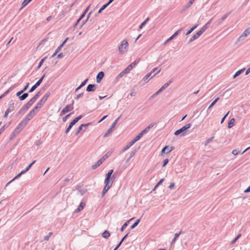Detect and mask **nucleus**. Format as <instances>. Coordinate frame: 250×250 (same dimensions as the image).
Returning <instances> with one entry per match:
<instances>
[{
	"label": "nucleus",
	"mask_w": 250,
	"mask_h": 250,
	"mask_svg": "<svg viewBox=\"0 0 250 250\" xmlns=\"http://www.w3.org/2000/svg\"><path fill=\"white\" fill-rule=\"evenodd\" d=\"M27 123L22 120L21 122L18 125L17 127L15 129L13 133L14 135L15 136L18 134L27 125Z\"/></svg>",
	"instance_id": "obj_4"
},
{
	"label": "nucleus",
	"mask_w": 250,
	"mask_h": 250,
	"mask_svg": "<svg viewBox=\"0 0 250 250\" xmlns=\"http://www.w3.org/2000/svg\"><path fill=\"white\" fill-rule=\"evenodd\" d=\"M71 128H72V127H71L70 125H69L68 127H67V128L66 129V130H65V133H67L69 131L70 129Z\"/></svg>",
	"instance_id": "obj_59"
},
{
	"label": "nucleus",
	"mask_w": 250,
	"mask_h": 250,
	"mask_svg": "<svg viewBox=\"0 0 250 250\" xmlns=\"http://www.w3.org/2000/svg\"><path fill=\"white\" fill-rule=\"evenodd\" d=\"M96 89V86L94 84H89L86 88V90L88 92L93 91Z\"/></svg>",
	"instance_id": "obj_15"
},
{
	"label": "nucleus",
	"mask_w": 250,
	"mask_h": 250,
	"mask_svg": "<svg viewBox=\"0 0 250 250\" xmlns=\"http://www.w3.org/2000/svg\"><path fill=\"white\" fill-rule=\"evenodd\" d=\"M232 153L234 155H236L238 153V150L237 149H234L232 150Z\"/></svg>",
	"instance_id": "obj_52"
},
{
	"label": "nucleus",
	"mask_w": 250,
	"mask_h": 250,
	"mask_svg": "<svg viewBox=\"0 0 250 250\" xmlns=\"http://www.w3.org/2000/svg\"><path fill=\"white\" fill-rule=\"evenodd\" d=\"M44 77L45 75H44L33 86H32L29 92H32L34 91L36 88L41 84Z\"/></svg>",
	"instance_id": "obj_5"
},
{
	"label": "nucleus",
	"mask_w": 250,
	"mask_h": 250,
	"mask_svg": "<svg viewBox=\"0 0 250 250\" xmlns=\"http://www.w3.org/2000/svg\"><path fill=\"white\" fill-rule=\"evenodd\" d=\"M171 83V81H169L168 82L166 83L161 88H160L155 93V95H157L160 92H161L164 89L166 88Z\"/></svg>",
	"instance_id": "obj_11"
},
{
	"label": "nucleus",
	"mask_w": 250,
	"mask_h": 250,
	"mask_svg": "<svg viewBox=\"0 0 250 250\" xmlns=\"http://www.w3.org/2000/svg\"><path fill=\"white\" fill-rule=\"evenodd\" d=\"M90 124V123H87L86 124H82L79 127V129H78V132H80L81 130H83V127H85V126H88V125H89Z\"/></svg>",
	"instance_id": "obj_27"
},
{
	"label": "nucleus",
	"mask_w": 250,
	"mask_h": 250,
	"mask_svg": "<svg viewBox=\"0 0 250 250\" xmlns=\"http://www.w3.org/2000/svg\"><path fill=\"white\" fill-rule=\"evenodd\" d=\"M244 70H245V69H241V70H240L237 71L235 73V74H234V75L233 76V78H235L236 77H237L238 76H239Z\"/></svg>",
	"instance_id": "obj_32"
},
{
	"label": "nucleus",
	"mask_w": 250,
	"mask_h": 250,
	"mask_svg": "<svg viewBox=\"0 0 250 250\" xmlns=\"http://www.w3.org/2000/svg\"><path fill=\"white\" fill-rule=\"evenodd\" d=\"M46 59V57H44V58H43L41 60V61H40L39 64V65L38 66V69L40 68L41 66L42 65L43 62H44V60Z\"/></svg>",
	"instance_id": "obj_40"
},
{
	"label": "nucleus",
	"mask_w": 250,
	"mask_h": 250,
	"mask_svg": "<svg viewBox=\"0 0 250 250\" xmlns=\"http://www.w3.org/2000/svg\"><path fill=\"white\" fill-rule=\"evenodd\" d=\"M201 35V32H199V31L195 34L192 38L189 40V42H191L195 40L197 38H198L200 35Z\"/></svg>",
	"instance_id": "obj_17"
},
{
	"label": "nucleus",
	"mask_w": 250,
	"mask_h": 250,
	"mask_svg": "<svg viewBox=\"0 0 250 250\" xmlns=\"http://www.w3.org/2000/svg\"><path fill=\"white\" fill-rule=\"evenodd\" d=\"M61 49V48L59 46L58 48L56 50L54 53L52 55L51 57L53 58L54 57H55L57 55V54L60 51Z\"/></svg>",
	"instance_id": "obj_39"
},
{
	"label": "nucleus",
	"mask_w": 250,
	"mask_h": 250,
	"mask_svg": "<svg viewBox=\"0 0 250 250\" xmlns=\"http://www.w3.org/2000/svg\"><path fill=\"white\" fill-rule=\"evenodd\" d=\"M32 118V117L28 113L25 117V118L23 119L24 121H25L27 123Z\"/></svg>",
	"instance_id": "obj_23"
},
{
	"label": "nucleus",
	"mask_w": 250,
	"mask_h": 250,
	"mask_svg": "<svg viewBox=\"0 0 250 250\" xmlns=\"http://www.w3.org/2000/svg\"><path fill=\"white\" fill-rule=\"evenodd\" d=\"M104 73L102 71L99 72L97 76V78H96V81L97 83H100L101 81V80L103 79V78L104 77Z\"/></svg>",
	"instance_id": "obj_12"
},
{
	"label": "nucleus",
	"mask_w": 250,
	"mask_h": 250,
	"mask_svg": "<svg viewBox=\"0 0 250 250\" xmlns=\"http://www.w3.org/2000/svg\"><path fill=\"white\" fill-rule=\"evenodd\" d=\"M174 147L171 146L169 147L168 146H165L161 151V155H163L164 153H168L170 152L173 149Z\"/></svg>",
	"instance_id": "obj_8"
},
{
	"label": "nucleus",
	"mask_w": 250,
	"mask_h": 250,
	"mask_svg": "<svg viewBox=\"0 0 250 250\" xmlns=\"http://www.w3.org/2000/svg\"><path fill=\"white\" fill-rule=\"evenodd\" d=\"M111 174L109 173H107L106 175H105V178H107V179H110L111 178Z\"/></svg>",
	"instance_id": "obj_56"
},
{
	"label": "nucleus",
	"mask_w": 250,
	"mask_h": 250,
	"mask_svg": "<svg viewBox=\"0 0 250 250\" xmlns=\"http://www.w3.org/2000/svg\"><path fill=\"white\" fill-rule=\"evenodd\" d=\"M52 232H49L48 235L45 236L44 240L48 241L49 239L50 236L52 235Z\"/></svg>",
	"instance_id": "obj_41"
},
{
	"label": "nucleus",
	"mask_w": 250,
	"mask_h": 250,
	"mask_svg": "<svg viewBox=\"0 0 250 250\" xmlns=\"http://www.w3.org/2000/svg\"><path fill=\"white\" fill-rule=\"evenodd\" d=\"M139 62V60H135L133 62L131 63L129 65V66H131V68H133Z\"/></svg>",
	"instance_id": "obj_35"
},
{
	"label": "nucleus",
	"mask_w": 250,
	"mask_h": 250,
	"mask_svg": "<svg viewBox=\"0 0 250 250\" xmlns=\"http://www.w3.org/2000/svg\"><path fill=\"white\" fill-rule=\"evenodd\" d=\"M50 95V94L49 92L46 93L42 98V99L39 102V103L37 104L35 107H36L37 109V110H40L42 107L43 106V105L45 104L46 101L47 100Z\"/></svg>",
	"instance_id": "obj_2"
},
{
	"label": "nucleus",
	"mask_w": 250,
	"mask_h": 250,
	"mask_svg": "<svg viewBox=\"0 0 250 250\" xmlns=\"http://www.w3.org/2000/svg\"><path fill=\"white\" fill-rule=\"evenodd\" d=\"M87 81H88V79H86L85 80L83 81L82 83L81 84L80 87H83V86H84L85 85V84L86 83V82H87Z\"/></svg>",
	"instance_id": "obj_51"
},
{
	"label": "nucleus",
	"mask_w": 250,
	"mask_h": 250,
	"mask_svg": "<svg viewBox=\"0 0 250 250\" xmlns=\"http://www.w3.org/2000/svg\"><path fill=\"white\" fill-rule=\"evenodd\" d=\"M41 95V92H38L27 104L30 106L32 105L37 100Z\"/></svg>",
	"instance_id": "obj_7"
},
{
	"label": "nucleus",
	"mask_w": 250,
	"mask_h": 250,
	"mask_svg": "<svg viewBox=\"0 0 250 250\" xmlns=\"http://www.w3.org/2000/svg\"><path fill=\"white\" fill-rule=\"evenodd\" d=\"M235 119L234 118H232L229 122V123H228V127L229 128H231L234 125V123H235Z\"/></svg>",
	"instance_id": "obj_19"
},
{
	"label": "nucleus",
	"mask_w": 250,
	"mask_h": 250,
	"mask_svg": "<svg viewBox=\"0 0 250 250\" xmlns=\"http://www.w3.org/2000/svg\"><path fill=\"white\" fill-rule=\"evenodd\" d=\"M168 159H165L163 161V167H165V166L168 163Z\"/></svg>",
	"instance_id": "obj_44"
},
{
	"label": "nucleus",
	"mask_w": 250,
	"mask_h": 250,
	"mask_svg": "<svg viewBox=\"0 0 250 250\" xmlns=\"http://www.w3.org/2000/svg\"><path fill=\"white\" fill-rule=\"evenodd\" d=\"M68 39V38H67L62 43V44L61 45L59 46L60 47H61V48H62V47L64 45V44L65 43V42H66L67 40Z\"/></svg>",
	"instance_id": "obj_53"
},
{
	"label": "nucleus",
	"mask_w": 250,
	"mask_h": 250,
	"mask_svg": "<svg viewBox=\"0 0 250 250\" xmlns=\"http://www.w3.org/2000/svg\"><path fill=\"white\" fill-rule=\"evenodd\" d=\"M82 118V115H80L79 116L75 118L69 124V125L72 127L75 124H76L79 120H80Z\"/></svg>",
	"instance_id": "obj_13"
},
{
	"label": "nucleus",
	"mask_w": 250,
	"mask_h": 250,
	"mask_svg": "<svg viewBox=\"0 0 250 250\" xmlns=\"http://www.w3.org/2000/svg\"><path fill=\"white\" fill-rule=\"evenodd\" d=\"M39 110L36 107H34L29 113L32 118L39 112Z\"/></svg>",
	"instance_id": "obj_18"
},
{
	"label": "nucleus",
	"mask_w": 250,
	"mask_h": 250,
	"mask_svg": "<svg viewBox=\"0 0 250 250\" xmlns=\"http://www.w3.org/2000/svg\"><path fill=\"white\" fill-rule=\"evenodd\" d=\"M102 236L105 238V239H107L108 238L110 235V234L109 233V232L107 230H105L103 233H102Z\"/></svg>",
	"instance_id": "obj_20"
},
{
	"label": "nucleus",
	"mask_w": 250,
	"mask_h": 250,
	"mask_svg": "<svg viewBox=\"0 0 250 250\" xmlns=\"http://www.w3.org/2000/svg\"><path fill=\"white\" fill-rule=\"evenodd\" d=\"M32 0H24L23 2L22 3V7H24L26 5H27Z\"/></svg>",
	"instance_id": "obj_31"
},
{
	"label": "nucleus",
	"mask_w": 250,
	"mask_h": 250,
	"mask_svg": "<svg viewBox=\"0 0 250 250\" xmlns=\"http://www.w3.org/2000/svg\"><path fill=\"white\" fill-rule=\"evenodd\" d=\"M219 100V98L217 97L209 106L208 108H210L212 107Z\"/></svg>",
	"instance_id": "obj_37"
},
{
	"label": "nucleus",
	"mask_w": 250,
	"mask_h": 250,
	"mask_svg": "<svg viewBox=\"0 0 250 250\" xmlns=\"http://www.w3.org/2000/svg\"><path fill=\"white\" fill-rule=\"evenodd\" d=\"M250 34V27L246 29L242 34V35L239 37V39H244L246 37H247L248 35Z\"/></svg>",
	"instance_id": "obj_10"
},
{
	"label": "nucleus",
	"mask_w": 250,
	"mask_h": 250,
	"mask_svg": "<svg viewBox=\"0 0 250 250\" xmlns=\"http://www.w3.org/2000/svg\"><path fill=\"white\" fill-rule=\"evenodd\" d=\"M11 111L10 110V108H8L4 114V117H7L9 113Z\"/></svg>",
	"instance_id": "obj_43"
},
{
	"label": "nucleus",
	"mask_w": 250,
	"mask_h": 250,
	"mask_svg": "<svg viewBox=\"0 0 250 250\" xmlns=\"http://www.w3.org/2000/svg\"><path fill=\"white\" fill-rule=\"evenodd\" d=\"M148 20V18L146 19L143 22H142L140 25V29H141L146 23V21Z\"/></svg>",
	"instance_id": "obj_42"
},
{
	"label": "nucleus",
	"mask_w": 250,
	"mask_h": 250,
	"mask_svg": "<svg viewBox=\"0 0 250 250\" xmlns=\"http://www.w3.org/2000/svg\"><path fill=\"white\" fill-rule=\"evenodd\" d=\"M108 5V3H106L98 11V13H101L102 11L104 10L106 6Z\"/></svg>",
	"instance_id": "obj_38"
},
{
	"label": "nucleus",
	"mask_w": 250,
	"mask_h": 250,
	"mask_svg": "<svg viewBox=\"0 0 250 250\" xmlns=\"http://www.w3.org/2000/svg\"><path fill=\"white\" fill-rule=\"evenodd\" d=\"M107 157L108 156L107 155V154H105L104 156H103L102 158L100 159V160H102V162H104L107 158Z\"/></svg>",
	"instance_id": "obj_48"
},
{
	"label": "nucleus",
	"mask_w": 250,
	"mask_h": 250,
	"mask_svg": "<svg viewBox=\"0 0 250 250\" xmlns=\"http://www.w3.org/2000/svg\"><path fill=\"white\" fill-rule=\"evenodd\" d=\"M82 118V115H80L79 116L75 118L69 124V125L72 127L75 124H76L79 120H80Z\"/></svg>",
	"instance_id": "obj_14"
},
{
	"label": "nucleus",
	"mask_w": 250,
	"mask_h": 250,
	"mask_svg": "<svg viewBox=\"0 0 250 250\" xmlns=\"http://www.w3.org/2000/svg\"><path fill=\"white\" fill-rule=\"evenodd\" d=\"M111 174L109 173H107L106 175H105V178H107V179H110L111 178Z\"/></svg>",
	"instance_id": "obj_55"
},
{
	"label": "nucleus",
	"mask_w": 250,
	"mask_h": 250,
	"mask_svg": "<svg viewBox=\"0 0 250 250\" xmlns=\"http://www.w3.org/2000/svg\"><path fill=\"white\" fill-rule=\"evenodd\" d=\"M70 116V114H68L67 115H66L65 117H64L62 119V120L63 122H65L66 120H67V118Z\"/></svg>",
	"instance_id": "obj_61"
},
{
	"label": "nucleus",
	"mask_w": 250,
	"mask_h": 250,
	"mask_svg": "<svg viewBox=\"0 0 250 250\" xmlns=\"http://www.w3.org/2000/svg\"><path fill=\"white\" fill-rule=\"evenodd\" d=\"M250 192V186L244 191L245 193H248Z\"/></svg>",
	"instance_id": "obj_64"
},
{
	"label": "nucleus",
	"mask_w": 250,
	"mask_h": 250,
	"mask_svg": "<svg viewBox=\"0 0 250 250\" xmlns=\"http://www.w3.org/2000/svg\"><path fill=\"white\" fill-rule=\"evenodd\" d=\"M73 109V107L71 105H67L64 107L63 109L62 110L61 112V115H62L65 114V113L68 112L69 111L72 110Z\"/></svg>",
	"instance_id": "obj_6"
},
{
	"label": "nucleus",
	"mask_w": 250,
	"mask_h": 250,
	"mask_svg": "<svg viewBox=\"0 0 250 250\" xmlns=\"http://www.w3.org/2000/svg\"><path fill=\"white\" fill-rule=\"evenodd\" d=\"M132 219H133V218H131V219H130L129 220L126 221L123 225V226L121 228V230L122 231H123L124 229L127 227V225H128V223H129V222L130 221V220H132Z\"/></svg>",
	"instance_id": "obj_26"
},
{
	"label": "nucleus",
	"mask_w": 250,
	"mask_h": 250,
	"mask_svg": "<svg viewBox=\"0 0 250 250\" xmlns=\"http://www.w3.org/2000/svg\"><path fill=\"white\" fill-rule=\"evenodd\" d=\"M208 28V23L206 24L205 25H204L199 31V32H201V34H202L203 32L205 31V30Z\"/></svg>",
	"instance_id": "obj_24"
},
{
	"label": "nucleus",
	"mask_w": 250,
	"mask_h": 250,
	"mask_svg": "<svg viewBox=\"0 0 250 250\" xmlns=\"http://www.w3.org/2000/svg\"><path fill=\"white\" fill-rule=\"evenodd\" d=\"M181 29H179L178 30V31H177L172 36V37L174 38V37H175L176 36H177L179 34V33L181 32Z\"/></svg>",
	"instance_id": "obj_46"
},
{
	"label": "nucleus",
	"mask_w": 250,
	"mask_h": 250,
	"mask_svg": "<svg viewBox=\"0 0 250 250\" xmlns=\"http://www.w3.org/2000/svg\"><path fill=\"white\" fill-rule=\"evenodd\" d=\"M143 133L141 132L134 139V141L137 142V141L140 139V138L143 136Z\"/></svg>",
	"instance_id": "obj_33"
},
{
	"label": "nucleus",
	"mask_w": 250,
	"mask_h": 250,
	"mask_svg": "<svg viewBox=\"0 0 250 250\" xmlns=\"http://www.w3.org/2000/svg\"><path fill=\"white\" fill-rule=\"evenodd\" d=\"M29 107H30V106L28 105L27 104H26L18 112V115H21V114H24L25 112L27 111V110L29 108Z\"/></svg>",
	"instance_id": "obj_9"
},
{
	"label": "nucleus",
	"mask_w": 250,
	"mask_h": 250,
	"mask_svg": "<svg viewBox=\"0 0 250 250\" xmlns=\"http://www.w3.org/2000/svg\"><path fill=\"white\" fill-rule=\"evenodd\" d=\"M164 179H161L159 181V182L156 184V186H155V188H156L157 187H158V186H159L160 184H161L162 183V182L164 181Z\"/></svg>",
	"instance_id": "obj_50"
},
{
	"label": "nucleus",
	"mask_w": 250,
	"mask_h": 250,
	"mask_svg": "<svg viewBox=\"0 0 250 250\" xmlns=\"http://www.w3.org/2000/svg\"><path fill=\"white\" fill-rule=\"evenodd\" d=\"M136 141H134V139L132 140L129 144L128 147H130L132 145H133Z\"/></svg>",
	"instance_id": "obj_49"
},
{
	"label": "nucleus",
	"mask_w": 250,
	"mask_h": 250,
	"mask_svg": "<svg viewBox=\"0 0 250 250\" xmlns=\"http://www.w3.org/2000/svg\"><path fill=\"white\" fill-rule=\"evenodd\" d=\"M194 1L195 0H190L188 4V6H190L194 2Z\"/></svg>",
	"instance_id": "obj_63"
},
{
	"label": "nucleus",
	"mask_w": 250,
	"mask_h": 250,
	"mask_svg": "<svg viewBox=\"0 0 250 250\" xmlns=\"http://www.w3.org/2000/svg\"><path fill=\"white\" fill-rule=\"evenodd\" d=\"M24 173V171H21L20 173H19L13 179H12L11 181H10L9 183L7 184V185H8L10 183H11L12 181L14 180L15 179L19 178L21 176V175L22 174Z\"/></svg>",
	"instance_id": "obj_29"
},
{
	"label": "nucleus",
	"mask_w": 250,
	"mask_h": 250,
	"mask_svg": "<svg viewBox=\"0 0 250 250\" xmlns=\"http://www.w3.org/2000/svg\"><path fill=\"white\" fill-rule=\"evenodd\" d=\"M181 133H182V132L180 130V129H178L174 132V135H178L180 134Z\"/></svg>",
	"instance_id": "obj_54"
},
{
	"label": "nucleus",
	"mask_w": 250,
	"mask_h": 250,
	"mask_svg": "<svg viewBox=\"0 0 250 250\" xmlns=\"http://www.w3.org/2000/svg\"><path fill=\"white\" fill-rule=\"evenodd\" d=\"M151 75V72L146 74L144 78V80L145 81H146L148 79V78H149V77H150Z\"/></svg>",
	"instance_id": "obj_45"
},
{
	"label": "nucleus",
	"mask_w": 250,
	"mask_h": 250,
	"mask_svg": "<svg viewBox=\"0 0 250 250\" xmlns=\"http://www.w3.org/2000/svg\"><path fill=\"white\" fill-rule=\"evenodd\" d=\"M175 186V184L174 183H172L170 184L169 186V188L170 189H172Z\"/></svg>",
	"instance_id": "obj_58"
},
{
	"label": "nucleus",
	"mask_w": 250,
	"mask_h": 250,
	"mask_svg": "<svg viewBox=\"0 0 250 250\" xmlns=\"http://www.w3.org/2000/svg\"><path fill=\"white\" fill-rule=\"evenodd\" d=\"M103 163V162H102V160L100 159L98 161V162L96 163L95 165L92 166V168L94 169L100 166Z\"/></svg>",
	"instance_id": "obj_21"
},
{
	"label": "nucleus",
	"mask_w": 250,
	"mask_h": 250,
	"mask_svg": "<svg viewBox=\"0 0 250 250\" xmlns=\"http://www.w3.org/2000/svg\"><path fill=\"white\" fill-rule=\"evenodd\" d=\"M84 206L85 204L83 202H81L78 208L76 209L75 212L76 213H78L81 210H82L84 208Z\"/></svg>",
	"instance_id": "obj_16"
},
{
	"label": "nucleus",
	"mask_w": 250,
	"mask_h": 250,
	"mask_svg": "<svg viewBox=\"0 0 250 250\" xmlns=\"http://www.w3.org/2000/svg\"><path fill=\"white\" fill-rule=\"evenodd\" d=\"M111 130V128H110V129H108V130L107 131V132L105 133V134H104V137H106V136L108 135V134L110 133Z\"/></svg>",
	"instance_id": "obj_60"
},
{
	"label": "nucleus",
	"mask_w": 250,
	"mask_h": 250,
	"mask_svg": "<svg viewBox=\"0 0 250 250\" xmlns=\"http://www.w3.org/2000/svg\"><path fill=\"white\" fill-rule=\"evenodd\" d=\"M129 72V70H128L126 68L123 71V73H125V74Z\"/></svg>",
	"instance_id": "obj_62"
},
{
	"label": "nucleus",
	"mask_w": 250,
	"mask_h": 250,
	"mask_svg": "<svg viewBox=\"0 0 250 250\" xmlns=\"http://www.w3.org/2000/svg\"><path fill=\"white\" fill-rule=\"evenodd\" d=\"M10 90H7L6 92H5L2 95H1L0 96V100L3 97H4L7 94H8Z\"/></svg>",
	"instance_id": "obj_47"
},
{
	"label": "nucleus",
	"mask_w": 250,
	"mask_h": 250,
	"mask_svg": "<svg viewBox=\"0 0 250 250\" xmlns=\"http://www.w3.org/2000/svg\"><path fill=\"white\" fill-rule=\"evenodd\" d=\"M152 126H153L152 125H149V126L146 127L145 129H144L141 132V133H143V135H144V134L146 132H147L149 130V129L150 128V127H152Z\"/></svg>",
	"instance_id": "obj_34"
},
{
	"label": "nucleus",
	"mask_w": 250,
	"mask_h": 250,
	"mask_svg": "<svg viewBox=\"0 0 250 250\" xmlns=\"http://www.w3.org/2000/svg\"><path fill=\"white\" fill-rule=\"evenodd\" d=\"M128 42L126 40H123L118 46V50L120 54H124L128 50Z\"/></svg>",
	"instance_id": "obj_1"
},
{
	"label": "nucleus",
	"mask_w": 250,
	"mask_h": 250,
	"mask_svg": "<svg viewBox=\"0 0 250 250\" xmlns=\"http://www.w3.org/2000/svg\"><path fill=\"white\" fill-rule=\"evenodd\" d=\"M173 39V38L172 37V36H171L166 41V42H165V44L167 43L168 42H169L170 41H171Z\"/></svg>",
	"instance_id": "obj_57"
},
{
	"label": "nucleus",
	"mask_w": 250,
	"mask_h": 250,
	"mask_svg": "<svg viewBox=\"0 0 250 250\" xmlns=\"http://www.w3.org/2000/svg\"><path fill=\"white\" fill-rule=\"evenodd\" d=\"M241 235V234H238V235L236 237V238L231 242V244H234V243H235V242L237 241V240L240 237Z\"/></svg>",
	"instance_id": "obj_36"
},
{
	"label": "nucleus",
	"mask_w": 250,
	"mask_h": 250,
	"mask_svg": "<svg viewBox=\"0 0 250 250\" xmlns=\"http://www.w3.org/2000/svg\"><path fill=\"white\" fill-rule=\"evenodd\" d=\"M191 126V125L190 124H188L186 125L185 126L182 127L181 129H180V130L183 132L186 130L187 129L189 128Z\"/></svg>",
	"instance_id": "obj_22"
},
{
	"label": "nucleus",
	"mask_w": 250,
	"mask_h": 250,
	"mask_svg": "<svg viewBox=\"0 0 250 250\" xmlns=\"http://www.w3.org/2000/svg\"><path fill=\"white\" fill-rule=\"evenodd\" d=\"M104 188L102 192V196H104L106 192L110 189L113 184V180L105 178L104 181Z\"/></svg>",
	"instance_id": "obj_3"
},
{
	"label": "nucleus",
	"mask_w": 250,
	"mask_h": 250,
	"mask_svg": "<svg viewBox=\"0 0 250 250\" xmlns=\"http://www.w3.org/2000/svg\"><path fill=\"white\" fill-rule=\"evenodd\" d=\"M28 96V94L26 93H24L22 95H21V97H20V99L21 101H23L25 100Z\"/></svg>",
	"instance_id": "obj_30"
},
{
	"label": "nucleus",
	"mask_w": 250,
	"mask_h": 250,
	"mask_svg": "<svg viewBox=\"0 0 250 250\" xmlns=\"http://www.w3.org/2000/svg\"><path fill=\"white\" fill-rule=\"evenodd\" d=\"M140 222V219H137L136 222L131 226V229H133L135 228Z\"/></svg>",
	"instance_id": "obj_28"
},
{
	"label": "nucleus",
	"mask_w": 250,
	"mask_h": 250,
	"mask_svg": "<svg viewBox=\"0 0 250 250\" xmlns=\"http://www.w3.org/2000/svg\"><path fill=\"white\" fill-rule=\"evenodd\" d=\"M36 162V161H34L31 164H30L28 167H27L24 170H23V171H24V173L27 172L29 170V169L31 168L32 166Z\"/></svg>",
	"instance_id": "obj_25"
}]
</instances>
